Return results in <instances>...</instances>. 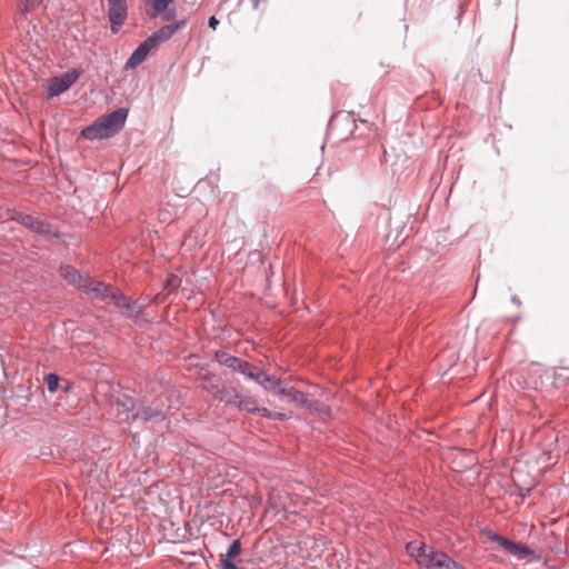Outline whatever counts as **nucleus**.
Segmentation results:
<instances>
[{
  "label": "nucleus",
  "mask_w": 569,
  "mask_h": 569,
  "mask_svg": "<svg viewBox=\"0 0 569 569\" xmlns=\"http://www.w3.org/2000/svg\"><path fill=\"white\" fill-rule=\"evenodd\" d=\"M217 390L209 389V392L218 400L236 406L237 400L239 399V392L234 388L220 387L216 386Z\"/></svg>",
  "instance_id": "13"
},
{
  "label": "nucleus",
  "mask_w": 569,
  "mask_h": 569,
  "mask_svg": "<svg viewBox=\"0 0 569 569\" xmlns=\"http://www.w3.org/2000/svg\"><path fill=\"white\" fill-rule=\"evenodd\" d=\"M216 358L219 363H221L232 370H236V366L238 363L239 358L228 355L226 352H217Z\"/></svg>",
  "instance_id": "18"
},
{
  "label": "nucleus",
  "mask_w": 569,
  "mask_h": 569,
  "mask_svg": "<svg viewBox=\"0 0 569 569\" xmlns=\"http://www.w3.org/2000/svg\"><path fill=\"white\" fill-rule=\"evenodd\" d=\"M481 537L483 538L485 542L496 543L499 548L506 550L507 552H509L511 555L520 556L525 550L520 545H518L505 537H501L491 530H483L481 532Z\"/></svg>",
  "instance_id": "5"
},
{
  "label": "nucleus",
  "mask_w": 569,
  "mask_h": 569,
  "mask_svg": "<svg viewBox=\"0 0 569 569\" xmlns=\"http://www.w3.org/2000/svg\"><path fill=\"white\" fill-rule=\"evenodd\" d=\"M152 1V12H150V17H156L157 14H161L162 20L172 21L176 17V10L169 9V6L173 2V0H151Z\"/></svg>",
  "instance_id": "12"
},
{
  "label": "nucleus",
  "mask_w": 569,
  "mask_h": 569,
  "mask_svg": "<svg viewBox=\"0 0 569 569\" xmlns=\"http://www.w3.org/2000/svg\"><path fill=\"white\" fill-rule=\"evenodd\" d=\"M60 276L72 286H77L80 289V284L83 283L86 278H83L76 269L70 266H64L60 268Z\"/></svg>",
  "instance_id": "17"
},
{
  "label": "nucleus",
  "mask_w": 569,
  "mask_h": 569,
  "mask_svg": "<svg viewBox=\"0 0 569 569\" xmlns=\"http://www.w3.org/2000/svg\"><path fill=\"white\" fill-rule=\"evenodd\" d=\"M42 2L43 0H23L19 4V11L23 14L29 13L36 10Z\"/></svg>",
  "instance_id": "20"
},
{
  "label": "nucleus",
  "mask_w": 569,
  "mask_h": 569,
  "mask_svg": "<svg viewBox=\"0 0 569 569\" xmlns=\"http://www.w3.org/2000/svg\"><path fill=\"white\" fill-rule=\"evenodd\" d=\"M154 49L151 43L146 39L131 54L126 63V68H136L147 58L149 52Z\"/></svg>",
  "instance_id": "14"
},
{
  "label": "nucleus",
  "mask_w": 569,
  "mask_h": 569,
  "mask_svg": "<svg viewBox=\"0 0 569 569\" xmlns=\"http://www.w3.org/2000/svg\"><path fill=\"white\" fill-rule=\"evenodd\" d=\"M112 410L121 421H128L132 418L131 411L134 409V401L127 395H121L112 402Z\"/></svg>",
  "instance_id": "10"
},
{
  "label": "nucleus",
  "mask_w": 569,
  "mask_h": 569,
  "mask_svg": "<svg viewBox=\"0 0 569 569\" xmlns=\"http://www.w3.org/2000/svg\"><path fill=\"white\" fill-rule=\"evenodd\" d=\"M248 365H249V362H247V361H244V360H242V359H240V358H239V360H238V363H237V366H236V370H234V371H238V372H240V373H243V371L248 369Z\"/></svg>",
  "instance_id": "25"
},
{
  "label": "nucleus",
  "mask_w": 569,
  "mask_h": 569,
  "mask_svg": "<svg viewBox=\"0 0 569 569\" xmlns=\"http://www.w3.org/2000/svg\"><path fill=\"white\" fill-rule=\"evenodd\" d=\"M162 416V410L157 408L152 409L151 407H144L141 410H139L137 413L132 415V418H141L143 420H149L154 417Z\"/></svg>",
  "instance_id": "19"
},
{
  "label": "nucleus",
  "mask_w": 569,
  "mask_h": 569,
  "mask_svg": "<svg viewBox=\"0 0 569 569\" xmlns=\"http://www.w3.org/2000/svg\"><path fill=\"white\" fill-rule=\"evenodd\" d=\"M204 381H206V382L202 385L203 389H206L207 391H209V389L217 390V389H216V386H217V385H216V383H212L210 378H206V379H204Z\"/></svg>",
  "instance_id": "26"
},
{
  "label": "nucleus",
  "mask_w": 569,
  "mask_h": 569,
  "mask_svg": "<svg viewBox=\"0 0 569 569\" xmlns=\"http://www.w3.org/2000/svg\"><path fill=\"white\" fill-rule=\"evenodd\" d=\"M183 243L191 248L201 247L203 241V228L200 224H194L184 237Z\"/></svg>",
  "instance_id": "15"
},
{
  "label": "nucleus",
  "mask_w": 569,
  "mask_h": 569,
  "mask_svg": "<svg viewBox=\"0 0 569 569\" xmlns=\"http://www.w3.org/2000/svg\"><path fill=\"white\" fill-rule=\"evenodd\" d=\"M281 399L286 400L289 403H292L298 407H309L308 398L306 395L295 388H279V395Z\"/></svg>",
  "instance_id": "11"
},
{
  "label": "nucleus",
  "mask_w": 569,
  "mask_h": 569,
  "mask_svg": "<svg viewBox=\"0 0 569 569\" xmlns=\"http://www.w3.org/2000/svg\"><path fill=\"white\" fill-rule=\"evenodd\" d=\"M127 116L128 111L126 109H117L84 128L81 134L90 140L112 137L123 127Z\"/></svg>",
  "instance_id": "1"
},
{
  "label": "nucleus",
  "mask_w": 569,
  "mask_h": 569,
  "mask_svg": "<svg viewBox=\"0 0 569 569\" xmlns=\"http://www.w3.org/2000/svg\"><path fill=\"white\" fill-rule=\"evenodd\" d=\"M261 372L262 370H258L256 367L249 363L248 369L244 370L242 375L257 382L259 377H261Z\"/></svg>",
  "instance_id": "23"
},
{
  "label": "nucleus",
  "mask_w": 569,
  "mask_h": 569,
  "mask_svg": "<svg viewBox=\"0 0 569 569\" xmlns=\"http://www.w3.org/2000/svg\"><path fill=\"white\" fill-rule=\"evenodd\" d=\"M257 383H259L266 390L271 391L277 396L279 395V388H283L280 379L270 376L263 371L261 372V377H259Z\"/></svg>",
  "instance_id": "16"
},
{
  "label": "nucleus",
  "mask_w": 569,
  "mask_h": 569,
  "mask_svg": "<svg viewBox=\"0 0 569 569\" xmlns=\"http://www.w3.org/2000/svg\"><path fill=\"white\" fill-rule=\"evenodd\" d=\"M208 24L212 30H216L219 24V20L214 16H212L209 18Z\"/></svg>",
  "instance_id": "27"
},
{
  "label": "nucleus",
  "mask_w": 569,
  "mask_h": 569,
  "mask_svg": "<svg viewBox=\"0 0 569 569\" xmlns=\"http://www.w3.org/2000/svg\"><path fill=\"white\" fill-rule=\"evenodd\" d=\"M13 220L20 222L22 226L29 228L30 230L40 233L49 236L51 234V227L46 221L39 220L32 216L23 214V213H17L12 217Z\"/></svg>",
  "instance_id": "9"
},
{
  "label": "nucleus",
  "mask_w": 569,
  "mask_h": 569,
  "mask_svg": "<svg viewBox=\"0 0 569 569\" xmlns=\"http://www.w3.org/2000/svg\"><path fill=\"white\" fill-rule=\"evenodd\" d=\"M80 289L86 293L91 295L93 298L110 302V295L113 291H110V288L106 284L94 281L90 278H86L83 283L80 284Z\"/></svg>",
  "instance_id": "8"
},
{
  "label": "nucleus",
  "mask_w": 569,
  "mask_h": 569,
  "mask_svg": "<svg viewBox=\"0 0 569 569\" xmlns=\"http://www.w3.org/2000/svg\"><path fill=\"white\" fill-rule=\"evenodd\" d=\"M47 388L48 390L53 393L57 391L59 387V377L54 373H49L46 377Z\"/></svg>",
  "instance_id": "22"
},
{
  "label": "nucleus",
  "mask_w": 569,
  "mask_h": 569,
  "mask_svg": "<svg viewBox=\"0 0 569 569\" xmlns=\"http://www.w3.org/2000/svg\"><path fill=\"white\" fill-rule=\"evenodd\" d=\"M111 31L117 33L128 14L127 0H107Z\"/></svg>",
  "instance_id": "3"
},
{
  "label": "nucleus",
  "mask_w": 569,
  "mask_h": 569,
  "mask_svg": "<svg viewBox=\"0 0 569 569\" xmlns=\"http://www.w3.org/2000/svg\"><path fill=\"white\" fill-rule=\"evenodd\" d=\"M260 1H261V0H251V2H252V7H253L254 9H258V7H259V4H260Z\"/></svg>",
  "instance_id": "28"
},
{
  "label": "nucleus",
  "mask_w": 569,
  "mask_h": 569,
  "mask_svg": "<svg viewBox=\"0 0 569 569\" xmlns=\"http://www.w3.org/2000/svg\"><path fill=\"white\" fill-rule=\"evenodd\" d=\"M241 552V543L239 540H233L229 546L227 552L221 555V559H233L238 557Z\"/></svg>",
  "instance_id": "21"
},
{
  "label": "nucleus",
  "mask_w": 569,
  "mask_h": 569,
  "mask_svg": "<svg viewBox=\"0 0 569 569\" xmlns=\"http://www.w3.org/2000/svg\"><path fill=\"white\" fill-rule=\"evenodd\" d=\"M110 303L123 309L124 315L133 319H138L142 312V307L137 302H130L128 298L119 291H113L110 295Z\"/></svg>",
  "instance_id": "6"
},
{
  "label": "nucleus",
  "mask_w": 569,
  "mask_h": 569,
  "mask_svg": "<svg viewBox=\"0 0 569 569\" xmlns=\"http://www.w3.org/2000/svg\"><path fill=\"white\" fill-rule=\"evenodd\" d=\"M80 77V72L77 69L67 71L66 73L53 77L48 82V96L49 98L61 94L67 91Z\"/></svg>",
  "instance_id": "2"
},
{
  "label": "nucleus",
  "mask_w": 569,
  "mask_h": 569,
  "mask_svg": "<svg viewBox=\"0 0 569 569\" xmlns=\"http://www.w3.org/2000/svg\"><path fill=\"white\" fill-rule=\"evenodd\" d=\"M234 407L246 410L248 412H257L262 417L272 418L276 420H286L290 417V415L284 412H271L267 408H260L258 407L257 401L254 399L250 397H243L240 393Z\"/></svg>",
  "instance_id": "4"
},
{
  "label": "nucleus",
  "mask_w": 569,
  "mask_h": 569,
  "mask_svg": "<svg viewBox=\"0 0 569 569\" xmlns=\"http://www.w3.org/2000/svg\"><path fill=\"white\" fill-rule=\"evenodd\" d=\"M186 26V20L177 21L173 24L161 27L158 31L153 32L147 40L153 48H157L160 43L169 40L179 29Z\"/></svg>",
  "instance_id": "7"
},
{
  "label": "nucleus",
  "mask_w": 569,
  "mask_h": 569,
  "mask_svg": "<svg viewBox=\"0 0 569 569\" xmlns=\"http://www.w3.org/2000/svg\"><path fill=\"white\" fill-rule=\"evenodd\" d=\"M222 569H243L239 567L232 559H221Z\"/></svg>",
  "instance_id": "24"
}]
</instances>
